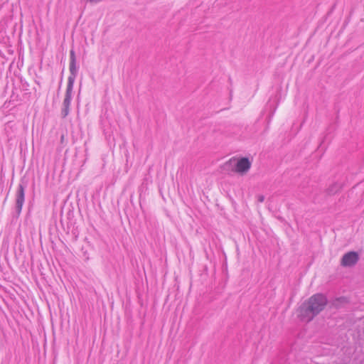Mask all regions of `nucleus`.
Here are the masks:
<instances>
[{
	"instance_id": "1",
	"label": "nucleus",
	"mask_w": 364,
	"mask_h": 364,
	"mask_svg": "<svg viewBox=\"0 0 364 364\" xmlns=\"http://www.w3.org/2000/svg\"><path fill=\"white\" fill-rule=\"evenodd\" d=\"M326 304L327 299L323 294H314L301 306L299 317L303 321L309 322L323 310Z\"/></svg>"
},
{
	"instance_id": "2",
	"label": "nucleus",
	"mask_w": 364,
	"mask_h": 364,
	"mask_svg": "<svg viewBox=\"0 0 364 364\" xmlns=\"http://www.w3.org/2000/svg\"><path fill=\"white\" fill-rule=\"evenodd\" d=\"M73 80L70 79L68 82L67 88L65 91V95L63 103V109L61 111L62 117L64 118L67 117L70 112V105L73 97Z\"/></svg>"
},
{
	"instance_id": "3",
	"label": "nucleus",
	"mask_w": 364,
	"mask_h": 364,
	"mask_svg": "<svg viewBox=\"0 0 364 364\" xmlns=\"http://www.w3.org/2000/svg\"><path fill=\"white\" fill-rule=\"evenodd\" d=\"M225 166H234L235 171L237 173H245L250 168L251 163L247 158H242L240 160H230Z\"/></svg>"
},
{
	"instance_id": "4",
	"label": "nucleus",
	"mask_w": 364,
	"mask_h": 364,
	"mask_svg": "<svg viewBox=\"0 0 364 364\" xmlns=\"http://www.w3.org/2000/svg\"><path fill=\"white\" fill-rule=\"evenodd\" d=\"M25 200V189L22 184H19L16 194L15 209L18 215L21 212L23 205Z\"/></svg>"
},
{
	"instance_id": "5",
	"label": "nucleus",
	"mask_w": 364,
	"mask_h": 364,
	"mask_svg": "<svg viewBox=\"0 0 364 364\" xmlns=\"http://www.w3.org/2000/svg\"><path fill=\"white\" fill-rule=\"evenodd\" d=\"M359 259L358 254L355 252H349L345 254L341 259V264L344 267H351L357 263Z\"/></svg>"
},
{
	"instance_id": "6",
	"label": "nucleus",
	"mask_w": 364,
	"mask_h": 364,
	"mask_svg": "<svg viewBox=\"0 0 364 364\" xmlns=\"http://www.w3.org/2000/svg\"><path fill=\"white\" fill-rule=\"evenodd\" d=\"M69 70L70 73V75L68 77V81L73 78V82H75V77L77 73V68L76 66V57L75 53L73 50L70 51V65Z\"/></svg>"
},
{
	"instance_id": "7",
	"label": "nucleus",
	"mask_w": 364,
	"mask_h": 364,
	"mask_svg": "<svg viewBox=\"0 0 364 364\" xmlns=\"http://www.w3.org/2000/svg\"><path fill=\"white\" fill-rule=\"evenodd\" d=\"M340 188V186L338 184H334L331 188L328 189V193L333 194Z\"/></svg>"
},
{
	"instance_id": "8",
	"label": "nucleus",
	"mask_w": 364,
	"mask_h": 364,
	"mask_svg": "<svg viewBox=\"0 0 364 364\" xmlns=\"http://www.w3.org/2000/svg\"><path fill=\"white\" fill-rule=\"evenodd\" d=\"M264 200V196L262 195H259L257 196V201L259 203H262Z\"/></svg>"
}]
</instances>
